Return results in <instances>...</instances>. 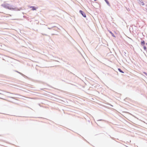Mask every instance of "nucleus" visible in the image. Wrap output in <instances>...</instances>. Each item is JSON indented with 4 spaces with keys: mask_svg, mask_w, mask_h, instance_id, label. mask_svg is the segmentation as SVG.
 <instances>
[{
    "mask_svg": "<svg viewBox=\"0 0 147 147\" xmlns=\"http://www.w3.org/2000/svg\"><path fill=\"white\" fill-rule=\"evenodd\" d=\"M140 4L142 5H144V3L143 2H141V1L140 2Z\"/></svg>",
    "mask_w": 147,
    "mask_h": 147,
    "instance_id": "6e6552de",
    "label": "nucleus"
},
{
    "mask_svg": "<svg viewBox=\"0 0 147 147\" xmlns=\"http://www.w3.org/2000/svg\"><path fill=\"white\" fill-rule=\"evenodd\" d=\"M144 50H146V47L144 45Z\"/></svg>",
    "mask_w": 147,
    "mask_h": 147,
    "instance_id": "1a4fd4ad",
    "label": "nucleus"
},
{
    "mask_svg": "<svg viewBox=\"0 0 147 147\" xmlns=\"http://www.w3.org/2000/svg\"><path fill=\"white\" fill-rule=\"evenodd\" d=\"M94 1H97V0H94Z\"/></svg>",
    "mask_w": 147,
    "mask_h": 147,
    "instance_id": "9d476101",
    "label": "nucleus"
},
{
    "mask_svg": "<svg viewBox=\"0 0 147 147\" xmlns=\"http://www.w3.org/2000/svg\"><path fill=\"white\" fill-rule=\"evenodd\" d=\"M141 45L142 46L144 45H145V42L144 41H142L141 42Z\"/></svg>",
    "mask_w": 147,
    "mask_h": 147,
    "instance_id": "20e7f679",
    "label": "nucleus"
},
{
    "mask_svg": "<svg viewBox=\"0 0 147 147\" xmlns=\"http://www.w3.org/2000/svg\"><path fill=\"white\" fill-rule=\"evenodd\" d=\"M80 13L84 17H86V14L82 10L80 11Z\"/></svg>",
    "mask_w": 147,
    "mask_h": 147,
    "instance_id": "f257e3e1",
    "label": "nucleus"
},
{
    "mask_svg": "<svg viewBox=\"0 0 147 147\" xmlns=\"http://www.w3.org/2000/svg\"><path fill=\"white\" fill-rule=\"evenodd\" d=\"M118 70L119 71H120V72H121V73H123L124 72H123V71H122L121 69H120V68H119L118 69Z\"/></svg>",
    "mask_w": 147,
    "mask_h": 147,
    "instance_id": "0eeeda50",
    "label": "nucleus"
},
{
    "mask_svg": "<svg viewBox=\"0 0 147 147\" xmlns=\"http://www.w3.org/2000/svg\"><path fill=\"white\" fill-rule=\"evenodd\" d=\"M106 2L107 4L109 6L110 5V4L107 0H104Z\"/></svg>",
    "mask_w": 147,
    "mask_h": 147,
    "instance_id": "39448f33",
    "label": "nucleus"
},
{
    "mask_svg": "<svg viewBox=\"0 0 147 147\" xmlns=\"http://www.w3.org/2000/svg\"><path fill=\"white\" fill-rule=\"evenodd\" d=\"M8 9H13L12 8L10 7L9 5V4H7V7H6Z\"/></svg>",
    "mask_w": 147,
    "mask_h": 147,
    "instance_id": "f03ea898",
    "label": "nucleus"
},
{
    "mask_svg": "<svg viewBox=\"0 0 147 147\" xmlns=\"http://www.w3.org/2000/svg\"><path fill=\"white\" fill-rule=\"evenodd\" d=\"M30 8H31L32 10H36V7L34 6H32L30 7Z\"/></svg>",
    "mask_w": 147,
    "mask_h": 147,
    "instance_id": "7ed1b4c3",
    "label": "nucleus"
},
{
    "mask_svg": "<svg viewBox=\"0 0 147 147\" xmlns=\"http://www.w3.org/2000/svg\"><path fill=\"white\" fill-rule=\"evenodd\" d=\"M109 32L110 33H111V35H112V36H113V37H115V36H114V35L113 34V33H112V32H111L109 31Z\"/></svg>",
    "mask_w": 147,
    "mask_h": 147,
    "instance_id": "423d86ee",
    "label": "nucleus"
}]
</instances>
